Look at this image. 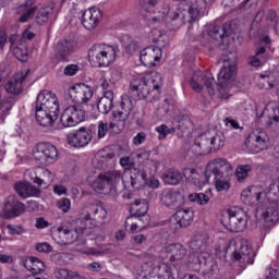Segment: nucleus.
<instances>
[{
    "mask_svg": "<svg viewBox=\"0 0 279 279\" xmlns=\"http://www.w3.org/2000/svg\"><path fill=\"white\" fill-rule=\"evenodd\" d=\"M149 38L160 47H167L169 45V35L165 31L154 28L149 34Z\"/></svg>",
    "mask_w": 279,
    "mask_h": 279,
    "instance_id": "41",
    "label": "nucleus"
},
{
    "mask_svg": "<svg viewBox=\"0 0 279 279\" xmlns=\"http://www.w3.org/2000/svg\"><path fill=\"white\" fill-rule=\"evenodd\" d=\"M13 56L16 58V60H20V62H27L29 58L27 47H25L24 45L14 46Z\"/></svg>",
    "mask_w": 279,
    "mask_h": 279,
    "instance_id": "47",
    "label": "nucleus"
},
{
    "mask_svg": "<svg viewBox=\"0 0 279 279\" xmlns=\"http://www.w3.org/2000/svg\"><path fill=\"white\" fill-rule=\"evenodd\" d=\"M14 106V99L9 98L7 100H1V93H0V125L1 123L5 122V117L10 114L12 107Z\"/></svg>",
    "mask_w": 279,
    "mask_h": 279,
    "instance_id": "44",
    "label": "nucleus"
},
{
    "mask_svg": "<svg viewBox=\"0 0 279 279\" xmlns=\"http://www.w3.org/2000/svg\"><path fill=\"white\" fill-rule=\"evenodd\" d=\"M60 114V101L58 96L49 90H41L35 102V118L38 125L53 128Z\"/></svg>",
    "mask_w": 279,
    "mask_h": 279,
    "instance_id": "2",
    "label": "nucleus"
},
{
    "mask_svg": "<svg viewBox=\"0 0 279 279\" xmlns=\"http://www.w3.org/2000/svg\"><path fill=\"white\" fill-rule=\"evenodd\" d=\"M35 228H37L38 230L49 228V222L47 220H45V218H37L36 223H35Z\"/></svg>",
    "mask_w": 279,
    "mask_h": 279,
    "instance_id": "62",
    "label": "nucleus"
},
{
    "mask_svg": "<svg viewBox=\"0 0 279 279\" xmlns=\"http://www.w3.org/2000/svg\"><path fill=\"white\" fill-rule=\"evenodd\" d=\"M14 190L20 195V197H35V195H38V189L36 186L32 185L27 182H19L15 183Z\"/></svg>",
    "mask_w": 279,
    "mask_h": 279,
    "instance_id": "38",
    "label": "nucleus"
},
{
    "mask_svg": "<svg viewBox=\"0 0 279 279\" xmlns=\"http://www.w3.org/2000/svg\"><path fill=\"white\" fill-rule=\"evenodd\" d=\"M25 213V204L16 199V196L10 195L4 202L3 209L1 211V217L3 219H15V217H21Z\"/></svg>",
    "mask_w": 279,
    "mask_h": 279,
    "instance_id": "17",
    "label": "nucleus"
},
{
    "mask_svg": "<svg viewBox=\"0 0 279 279\" xmlns=\"http://www.w3.org/2000/svg\"><path fill=\"white\" fill-rule=\"evenodd\" d=\"M60 245H71L74 241H77V231L68 229L66 227H59L57 229Z\"/></svg>",
    "mask_w": 279,
    "mask_h": 279,
    "instance_id": "36",
    "label": "nucleus"
},
{
    "mask_svg": "<svg viewBox=\"0 0 279 279\" xmlns=\"http://www.w3.org/2000/svg\"><path fill=\"white\" fill-rule=\"evenodd\" d=\"M58 279H71V274L66 269H59L57 272Z\"/></svg>",
    "mask_w": 279,
    "mask_h": 279,
    "instance_id": "64",
    "label": "nucleus"
},
{
    "mask_svg": "<svg viewBox=\"0 0 279 279\" xmlns=\"http://www.w3.org/2000/svg\"><path fill=\"white\" fill-rule=\"evenodd\" d=\"M119 51L117 45L95 44L88 51L89 62L97 69H106L117 62Z\"/></svg>",
    "mask_w": 279,
    "mask_h": 279,
    "instance_id": "6",
    "label": "nucleus"
},
{
    "mask_svg": "<svg viewBox=\"0 0 279 279\" xmlns=\"http://www.w3.org/2000/svg\"><path fill=\"white\" fill-rule=\"evenodd\" d=\"M205 170L210 179L217 175H226L232 171V163L226 158H216L207 163Z\"/></svg>",
    "mask_w": 279,
    "mask_h": 279,
    "instance_id": "22",
    "label": "nucleus"
},
{
    "mask_svg": "<svg viewBox=\"0 0 279 279\" xmlns=\"http://www.w3.org/2000/svg\"><path fill=\"white\" fill-rule=\"evenodd\" d=\"M244 145L252 154H260L269 145V135L266 130L255 129L245 138Z\"/></svg>",
    "mask_w": 279,
    "mask_h": 279,
    "instance_id": "12",
    "label": "nucleus"
},
{
    "mask_svg": "<svg viewBox=\"0 0 279 279\" xmlns=\"http://www.w3.org/2000/svg\"><path fill=\"white\" fill-rule=\"evenodd\" d=\"M58 14H60V5L53 1L48 2L39 9L36 15V23H38V25H43L48 21H56V19H58Z\"/></svg>",
    "mask_w": 279,
    "mask_h": 279,
    "instance_id": "24",
    "label": "nucleus"
},
{
    "mask_svg": "<svg viewBox=\"0 0 279 279\" xmlns=\"http://www.w3.org/2000/svg\"><path fill=\"white\" fill-rule=\"evenodd\" d=\"M108 134V123L99 122L98 124V138H106V135Z\"/></svg>",
    "mask_w": 279,
    "mask_h": 279,
    "instance_id": "55",
    "label": "nucleus"
},
{
    "mask_svg": "<svg viewBox=\"0 0 279 279\" xmlns=\"http://www.w3.org/2000/svg\"><path fill=\"white\" fill-rule=\"evenodd\" d=\"M81 252L87 256H101V250L95 247H84L81 248Z\"/></svg>",
    "mask_w": 279,
    "mask_h": 279,
    "instance_id": "54",
    "label": "nucleus"
},
{
    "mask_svg": "<svg viewBox=\"0 0 279 279\" xmlns=\"http://www.w3.org/2000/svg\"><path fill=\"white\" fill-rule=\"evenodd\" d=\"M122 184L126 191L130 189H141V186H145L147 184V173L132 168L128 174L122 175Z\"/></svg>",
    "mask_w": 279,
    "mask_h": 279,
    "instance_id": "19",
    "label": "nucleus"
},
{
    "mask_svg": "<svg viewBox=\"0 0 279 279\" xmlns=\"http://www.w3.org/2000/svg\"><path fill=\"white\" fill-rule=\"evenodd\" d=\"M257 226L259 228H271L278 223L279 206L278 203H268L265 207H258L256 213Z\"/></svg>",
    "mask_w": 279,
    "mask_h": 279,
    "instance_id": "11",
    "label": "nucleus"
},
{
    "mask_svg": "<svg viewBox=\"0 0 279 279\" xmlns=\"http://www.w3.org/2000/svg\"><path fill=\"white\" fill-rule=\"evenodd\" d=\"M257 86H258V88L268 90V88H275L276 83L269 81V76H267L265 74H260Z\"/></svg>",
    "mask_w": 279,
    "mask_h": 279,
    "instance_id": "51",
    "label": "nucleus"
},
{
    "mask_svg": "<svg viewBox=\"0 0 279 279\" xmlns=\"http://www.w3.org/2000/svg\"><path fill=\"white\" fill-rule=\"evenodd\" d=\"M25 178L32 180L35 184L43 186V179L38 178L36 169L32 168L25 171Z\"/></svg>",
    "mask_w": 279,
    "mask_h": 279,
    "instance_id": "52",
    "label": "nucleus"
},
{
    "mask_svg": "<svg viewBox=\"0 0 279 279\" xmlns=\"http://www.w3.org/2000/svg\"><path fill=\"white\" fill-rule=\"evenodd\" d=\"M222 225L229 232H243L247 228V213L241 207H230Z\"/></svg>",
    "mask_w": 279,
    "mask_h": 279,
    "instance_id": "10",
    "label": "nucleus"
},
{
    "mask_svg": "<svg viewBox=\"0 0 279 279\" xmlns=\"http://www.w3.org/2000/svg\"><path fill=\"white\" fill-rule=\"evenodd\" d=\"M86 119V111L77 106H69L63 110L60 117V123L63 128H75Z\"/></svg>",
    "mask_w": 279,
    "mask_h": 279,
    "instance_id": "14",
    "label": "nucleus"
},
{
    "mask_svg": "<svg viewBox=\"0 0 279 279\" xmlns=\"http://www.w3.org/2000/svg\"><path fill=\"white\" fill-rule=\"evenodd\" d=\"M209 145H210L209 149L211 153L223 149V147H226V135H223V133L221 132L215 133V135H213L209 138Z\"/></svg>",
    "mask_w": 279,
    "mask_h": 279,
    "instance_id": "42",
    "label": "nucleus"
},
{
    "mask_svg": "<svg viewBox=\"0 0 279 279\" xmlns=\"http://www.w3.org/2000/svg\"><path fill=\"white\" fill-rule=\"evenodd\" d=\"M120 165H121L122 169L128 171V169H130V167H132V159H130V157H122L120 159Z\"/></svg>",
    "mask_w": 279,
    "mask_h": 279,
    "instance_id": "63",
    "label": "nucleus"
},
{
    "mask_svg": "<svg viewBox=\"0 0 279 279\" xmlns=\"http://www.w3.org/2000/svg\"><path fill=\"white\" fill-rule=\"evenodd\" d=\"M114 101V92L107 90L104 92V96L99 99L97 104L98 111L101 112V114H108L110 110H112Z\"/></svg>",
    "mask_w": 279,
    "mask_h": 279,
    "instance_id": "37",
    "label": "nucleus"
},
{
    "mask_svg": "<svg viewBox=\"0 0 279 279\" xmlns=\"http://www.w3.org/2000/svg\"><path fill=\"white\" fill-rule=\"evenodd\" d=\"M123 180V174L119 170H108L100 173L92 183L95 193L101 195H117V184Z\"/></svg>",
    "mask_w": 279,
    "mask_h": 279,
    "instance_id": "8",
    "label": "nucleus"
},
{
    "mask_svg": "<svg viewBox=\"0 0 279 279\" xmlns=\"http://www.w3.org/2000/svg\"><path fill=\"white\" fill-rule=\"evenodd\" d=\"M265 51H267V49H265V47H262L256 51L255 56H253L250 59L251 66H255V68L263 66V64L265 62V58L263 57V56H265Z\"/></svg>",
    "mask_w": 279,
    "mask_h": 279,
    "instance_id": "48",
    "label": "nucleus"
},
{
    "mask_svg": "<svg viewBox=\"0 0 279 279\" xmlns=\"http://www.w3.org/2000/svg\"><path fill=\"white\" fill-rule=\"evenodd\" d=\"M236 77V63L230 59H223V65L218 74L219 88H228Z\"/></svg>",
    "mask_w": 279,
    "mask_h": 279,
    "instance_id": "18",
    "label": "nucleus"
},
{
    "mask_svg": "<svg viewBox=\"0 0 279 279\" xmlns=\"http://www.w3.org/2000/svg\"><path fill=\"white\" fill-rule=\"evenodd\" d=\"M77 71H80V66H77L76 64H69L64 69V75H66L68 77H71L75 75Z\"/></svg>",
    "mask_w": 279,
    "mask_h": 279,
    "instance_id": "56",
    "label": "nucleus"
},
{
    "mask_svg": "<svg viewBox=\"0 0 279 279\" xmlns=\"http://www.w3.org/2000/svg\"><path fill=\"white\" fill-rule=\"evenodd\" d=\"M209 243L210 238L208 234H199L193 238L191 247L195 250V252L189 255V263L193 265L195 271H201V269H203L204 274L217 271V262L213 255L204 251Z\"/></svg>",
    "mask_w": 279,
    "mask_h": 279,
    "instance_id": "3",
    "label": "nucleus"
},
{
    "mask_svg": "<svg viewBox=\"0 0 279 279\" xmlns=\"http://www.w3.org/2000/svg\"><path fill=\"white\" fill-rule=\"evenodd\" d=\"M9 234H23V228L14 225H8Z\"/></svg>",
    "mask_w": 279,
    "mask_h": 279,
    "instance_id": "61",
    "label": "nucleus"
},
{
    "mask_svg": "<svg viewBox=\"0 0 279 279\" xmlns=\"http://www.w3.org/2000/svg\"><path fill=\"white\" fill-rule=\"evenodd\" d=\"M36 0H26V2L19 7L17 12H24L20 19V23H27L34 14H36V7H32Z\"/></svg>",
    "mask_w": 279,
    "mask_h": 279,
    "instance_id": "39",
    "label": "nucleus"
},
{
    "mask_svg": "<svg viewBox=\"0 0 279 279\" xmlns=\"http://www.w3.org/2000/svg\"><path fill=\"white\" fill-rule=\"evenodd\" d=\"M250 171H252V166L240 165L235 170V178L239 182H244L247 175H250Z\"/></svg>",
    "mask_w": 279,
    "mask_h": 279,
    "instance_id": "49",
    "label": "nucleus"
},
{
    "mask_svg": "<svg viewBox=\"0 0 279 279\" xmlns=\"http://www.w3.org/2000/svg\"><path fill=\"white\" fill-rule=\"evenodd\" d=\"M84 219L89 222V228H99V226L106 223V219H108V210L101 205H92L88 207L87 215Z\"/></svg>",
    "mask_w": 279,
    "mask_h": 279,
    "instance_id": "21",
    "label": "nucleus"
},
{
    "mask_svg": "<svg viewBox=\"0 0 279 279\" xmlns=\"http://www.w3.org/2000/svg\"><path fill=\"white\" fill-rule=\"evenodd\" d=\"M57 208H59V210H62V213H69V210H71V199L60 198L57 202Z\"/></svg>",
    "mask_w": 279,
    "mask_h": 279,
    "instance_id": "53",
    "label": "nucleus"
},
{
    "mask_svg": "<svg viewBox=\"0 0 279 279\" xmlns=\"http://www.w3.org/2000/svg\"><path fill=\"white\" fill-rule=\"evenodd\" d=\"M74 50L75 46L71 39H61L57 44V53L61 62H69V58Z\"/></svg>",
    "mask_w": 279,
    "mask_h": 279,
    "instance_id": "35",
    "label": "nucleus"
},
{
    "mask_svg": "<svg viewBox=\"0 0 279 279\" xmlns=\"http://www.w3.org/2000/svg\"><path fill=\"white\" fill-rule=\"evenodd\" d=\"M165 254L170 263H182L186 258V246L180 243L167 244L163 247Z\"/></svg>",
    "mask_w": 279,
    "mask_h": 279,
    "instance_id": "29",
    "label": "nucleus"
},
{
    "mask_svg": "<svg viewBox=\"0 0 279 279\" xmlns=\"http://www.w3.org/2000/svg\"><path fill=\"white\" fill-rule=\"evenodd\" d=\"M210 184H215L218 193H221V191H230V177H228V174H217L216 177H211Z\"/></svg>",
    "mask_w": 279,
    "mask_h": 279,
    "instance_id": "40",
    "label": "nucleus"
},
{
    "mask_svg": "<svg viewBox=\"0 0 279 279\" xmlns=\"http://www.w3.org/2000/svg\"><path fill=\"white\" fill-rule=\"evenodd\" d=\"M111 75H112V78L108 80L106 78V76H102L100 80H99V84H100V87L102 88L104 93H106L107 90H112V84H114V82H117L119 80V72H117V70H111Z\"/></svg>",
    "mask_w": 279,
    "mask_h": 279,
    "instance_id": "45",
    "label": "nucleus"
},
{
    "mask_svg": "<svg viewBox=\"0 0 279 279\" xmlns=\"http://www.w3.org/2000/svg\"><path fill=\"white\" fill-rule=\"evenodd\" d=\"M226 243V239H219L216 244L215 254L218 258H226V255L230 254L233 260H238L242 265H254L256 253L251 248L247 240L236 242V240L232 239L229 243Z\"/></svg>",
    "mask_w": 279,
    "mask_h": 279,
    "instance_id": "4",
    "label": "nucleus"
},
{
    "mask_svg": "<svg viewBox=\"0 0 279 279\" xmlns=\"http://www.w3.org/2000/svg\"><path fill=\"white\" fill-rule=\"evenodd\" d=\"M147 138V135L145 132H140L133 137V144L134 145H143Z\"/></svg>",
    "mask_w": 279,
    "mask_h": 279,
    "instance_id": "58",
    "label": "nucleus"
},
{
    "mask_svg": "<svg viewBox=\"0 0 279 279\" xmlns=\"http://www.w3.org/2000/svg\"><path fill=\"white\" fill-rule=\"evenodd\" d=\"M208 7L204 3V0H190V9L186 11L180 5H165L159 11L158 16L154 17V21H160L162 19H170L174 29L182 27L185 23H195L199 21L202 16L206 15Z\"/></svg>",
    "mask_w": 279,
    "mask_h": 279,
    "instance_id": "1",
    "label": "nucleus"
},
{
    "mask_svg": "<svg viewBox=\"0 0 279 279\" xmlns=\"http://www.w3.org/2000/svg\"><path fill=\"white\" fill-rule=\"evenodd\" d=\"M162 58V49L156 46H149L141 51L140 60L144 66H156V62H160Z\"/></svg>",
    "mask_w": 279,
    "mask_h": 279,
    "instance_id": "27",
    "label": "nucleus"
},
{
    "mask_svg": "<svg viewBox=\"0 0 279 279\" xmlns=\"http://www.w3.org/2000/svg\"><path fill=\"white\" fill-rule=\"evenodd\" d=\"M135 206H142V210L138 211V216L130 217L124 222L125 228H128V226H130V221H132V223L130 226V231L131 232H136V230H138V223H141L142 221H146V222H144L145 226H147L149 223V221L147 220V210L149 208L147 206V202L136 199L135 201Z\"/></svg>",
    "mask_w": 279,
    "mask_h": 279,
    "instance_id": "28",
    "label": "nucleus"
},
{
    "mask_svg": "<svg viewBox=\"0 0 279 279\" xmlns=\"http://www.w3.org/2000/svg\"><path fill=\"white\" fill-rule=\"evenodd\" d=\"M41 173H43V177L45 178V180H43V184L44 182H46V184H51V182H53L54 175L52 174L51 171H49L48 169H43Z\"/></svg>",
    "mask_w": 279,
    "mask_h": 279,
    "instance_id": "59",
    "label": "nucleus"
},
{
    "mask_svg": "<svg viewBox=\"0 0 279 279\" xmlns=\"http://www.w3.org/2000/svg\"><path fill=\"white\" fill-rule=\"evenodd\" d=\"M163 182L171 186H178L182 182V172L173 169L167 170L163 173Z\"/></svg>",
    "mask_w": 279,
    "mask_h": 279,
    "instance_id": "43",
    "label": "nucleus"
},
{
    "mask_svg": "<svg viewBox=\"0 0 279 279\" xmlns=\"http://www.w3.org/2000/svg\"><path fill=\"white\" fill-rule=\"evenodd\" d=\"M159 199L162 206L170 208L171 210H178L184 206V196L182 193L172 189H166L160 193Z\"/></svg>",
    "mask_w": 279,
    "mask_h": 279,
    "instance_id": "20",
    "label": "nucleus"
},
{
    "mask_svg": "<svg viewBox=\"0 0 279 279\" xmlns=\"http://www.w3.org/2000/svg\"><path fill=\"white\" fill-rule=\"evenodd\" d=\"M223 123L227 128H231V130H239L241 128L239 122L232 118H225Z\"/></svg>",
    "mask_w": 279,
    "mask_h": 279,
    "instance_id": "57",
    "label": "nucleus"
},
{
    "mask_svg": "<svg viewBox=\"0 0 279 279\" xmlns=\"http://www.w3.org/2000/svg\"><path fill=\"white\" fill-rule=\"evenodd\" d=\"M258 119H263L264 117V123L266 128H278L279 124V107H271V105H268L263 112L258 116Z\"/></svg>",
    "mask_w": 279,
    "mask_h": 279,
    "instance_id": "32",
    "label": "nucleus"
},
{
    "mask_svg": "<svg viewBox=\"0 0 279 279\" xmlns=\"http://www.w3.org/2000/svg\"><path fill=\"white\" fill-rule=\"evenodd\" d=\"M162 75L158 72H150L131 82L130 92L136 99L156 101L160 95Z\"/></svg>",
    "mask_w": 279,
    "mask_h": 279,
    "instance_id": "5",
    "label": "nucleus"
},
{
    "mask_svg": "<svg viewBox=\"0 0 279 279\" xmlns=\"http://www.w3.org/2000/svg\"><path fill=\"white\" fill-rule=\"evenodd\" d=\"M68 145L71 147H86L90 141H93V132L86 130V128H81L68 134Z\"/></svg>",
    "mask_w": 279,
    "mask_h": 279,
    "instance_id": "23",
    "label": "nucleus"
},
{
    "mask_svg": "<svg viewBox=\"0 0 279 279\" xmlns=\"http://www.w3.org/2000/svg\"><path fill=\"white\" fill-rule=\"evenodd\" d=\"M269 187V191L265 192L263 186L253 185L242 192L241 199L242 202H244V204H256L257 202H260V199H265V197H267V193H270V191L277 189V191L279 192V186L276 185V183H271Z\"/></svg>",
    "mask_w": 279,
    "mask_h": 279,
    "instance_id": "16",
    "label": "nucleus"
},
{
    "mask_svg": "<svg viewBox=\"0 0 279 279\" xmlns=\"http://www.w3.org/2000/svg\"><path fill=\"white\" fill-rule=\"evenodd\" d=\"M29 75V70L17 72L4 86L7 93L11 95H21L23 93V82Z\"/></svg>",
    "mask_w": 279,
    "mask_h": 279,
    "instance_id": "31",
    "label": "nucleus"
},
{
    "mask_svg": "<svg viewBox=\"0 0 279 279\" xmlns=\"http://www.w3.org/2000/svg\"><path fill=\"white\" fill-rule=\"evenodd\" d=\"M37 252L49 253L51 252V244L44 242L36 245Z\"/></svg>",
    "mask_w": 279,
    "mask_h": 279,
    "instance_id": "60",
    "label": "nucleus"
},
{
    "mask_svg": "<svg viewBox=\"0 0 279 279\" xmlns=\"http://www.w3.org/2000/svg\"><path fill=\"white\" fill-rule=\"evenodd\" d=\"M155 132L159 133L158 138L159 141H165L169 134H175V128L167 126L166 124H161L155 129Z\"/></svg>",
    "mask_w": 279,
    "mask_h": 279,
    "instance_id": "50",
    "label": "nucleus"
},
{
    "mask_svg": "<svg viewBox=\"0 0 279 279\" xmlns=\"http://www.w3.org/2000/svg\"><path fill=\"white\" fill-rule=\"evenodd\" d=\"M101 10L99 8H89L82 14V25L85 29H95L101 21Z\"/></svg>",
    "mask_w": 279,
    "mask_h": 279,
    "instance_id": "30",
    "label": "nucleus"
},
{
    "mask_svg": "<svg viewBox=\"0 0 279 279\" xmlns=\"http://www.w3.org/2000/svg\"><path fill=\"white\" fill-rule=\"evenodd\" d=\"M189 202L198 204L199 206H206L210 202V197L204 193H192L187 195Z\"/></svg>",
    "mask_w": 279,
    "mask_h": 279,
    "instance_id": "46",
    "label": "nucleus"
},
{
    "mask_svg": "<svg viewBox=\"0 0 279 279\" xmlns=\"http://www.w3.org/2000/svg\"><path fill=\"white\" fill-rule=\"evenodd\" d=\"M190 86L195 90V93H202L205 86L210 97H213V95H215V86H217V84L215 83V76H213V73L197 72L190 81Z\"/></svg>",
    "mask_w": 279,
    "mask_h": 279,
    "instance_id": "13",
    "label": "nucleus"
},
{
    "mask_svg": "<svg viewBox=\"0 0 279 279\" xmlns=\"http://www.w3.org/2000/svg\"><path fill=\"white\" fill-rule=\"evenodd\" d=\"M35 154L39 155L41 160H45L47 165H53L58 161V148L51 143H39L35 148Z\"/></svg>",
    "mask_w": 279,
    "mask_h": 279,
    "instance_id": "26",
    "label": "nucleus"
},
{
    "mask_svg": "<svg viewBox=\"0 0 279 279\" xmlns=\"http://www.w3.org/2000/svg\"><path fill=\"white\" fill-rule=\"evenodd\" d=\"M68 94L73 104L82 106L84 104H88V101L93 99L95 92L93 90V87L84 83H80L71 86L68 90Z\"/></svg>",
    "mask_w": 279,
    "mask_h": 279,
    "instance_id": "15",
    "label": "nucleus"
},
{
    "mask_svg": "<svg viewBox=\"0 0 279 279\" xmlns=\"http://www.w3.org/2000/svg\"><path fill=\"white\" fill-rule=\"evenodd\" d=\"M193 210L189 208L179 209L170 219L171 223H175V228H187L193 223Z\"/></svg>",
    "mask_w": 279,
    "mask_h": 279,
    "instance_id": "33",
    "label": "nucleus"
},
{
    "mask_svg": "<svg viewBox=\"0 0 279 279\" xmlns=\"http://www.w3.org/2000/svg\"><path fill=\"white\" fill-rule=\"evenodd\" d=\"M158 3H160V0H143L142 3V8L145 12H147L148 14H154L149 21H153L154 23H158L160 21H166L167 23H171V19L169 17H163L161 20H154L156 19V16H158L160 14V10H162L165 8V5H169L168 3L162 4L161 8H159L156 11V5H158Z\"/></svg>",
    "mask_w": 279,
    "mask_h": 279,
    "instance_id": "34",
    "label": "nucleus"
},
{
    "mask_svg": "<svg viewBox=\"0 0 279 279\" xmlns=\"http://www.w3.org/2000/svg\"><path fill=\"white\" fill-rule=\"evenodd\" d=\"M132 110H134L132 98L126 94L122 95L120 107L112 111L110 118L109 130H111L113 134H120V132L125 130V123H128V119H130Z\"/></svg>",
    "mask_w": 279,
    "mask_h": 279,
    "instance_id": "9",
    "label": "nucleus"
},
{
    "mask_svg": "<svg viewBox=\"0 0 279 279\" xmlns=\"http://www.w3.org/2000/svg\"><path fill=\"white\" fill-rule=\"evenodd\" d=\"M183 175L187 180V182H191V184L196 186L198 190L204 189L206 184H210L211 182L210 175H208V172L206 170L204 173H199L193 168H184Z\"/></svg>",
    "mask_w": 279,
    "mask_h": 279,
    "instance_id": "25",
    "label": "nucleus"
},
{
    "mask_svg": "<svg viewBox=\"0 0 279 279\" xmlns=\"http://www.w3.org/2000/svg\"><path fill=\"white\" fill-rule=\"evenodd\" d=\"M137 274L142 279H172L171 266L158 257H150L140 266Z\"/></svg>",
    "mask_w": 279,
    "mask_h": 279,
    "instance_id": "7",
    "label": "nucleus"
}]
</instances>
